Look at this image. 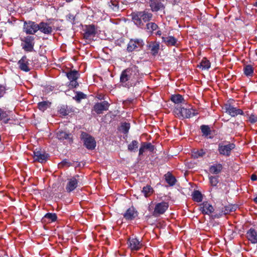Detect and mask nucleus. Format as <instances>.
I'll use <instances>...</instances> for the list:
<instances>
[{
  "label": "nucleus",
  "instance_id": "f257e3e1",
  "mask_svg": "<svg viewBox=\"0 0 257 257\" xmlns=\"http://www.w3.org/2000/svg\"><path fill=\"white\" fill-rule=\"evenodd\" d=\"M139 71L138 67L133 65L123 70L120 76V82L125 87L135 86L139 82Z\"/></svg>",
  "mask_w": 257,
  "mask_h": 257
},
{
  "label": "nucleus",
  "instance_id": "f03ea898",
  "mask_svg": "<svg viewBox=\"0 0 257 257\" xmlns=\"http://www.w3.org/2000/svg\"><path fill=\"white\" fill-rule=\"evenodd\" d=\"M235 147L233 143L229 142H223L218 144V151L220 155L229 157L231 153V151Z\"/></svg>",
  "mask_w": 257,
  "mask_h": 257
},
{
  "label": "nucleus",
  "instance_id": "7ed1b4c3",
  "mask_svg": "<svg viewBox=\"0 0 257 257\" xmlns=\"http://www.w3.org/2000/svg\"><path fill=\"white\" fill-rule=\"evenodd\" d=\"M34 37L32 36H27L21 38L23 49L27 52H32L34 49Z\"/></svg>",
  "mask_w": 257,
  "mask_h": 257
},
{
  "label": "nucleus",
  "instance_id": "20e7f679",
  "mask_svg": "<svg viewBox=\"0 0 257 257\" xmlns=\"http://www.w3.org/2000/svg\"><path fill=\"white\" fill-rule=\"evenodd\" d=\"M39 31L38 24L31 21L24 23L23 31L27 34L34 35Z\"/></svg>",
  "mask_w": 257,
  "mask_h": 257
},
{
  "label": "nucleus",
  "instance_id": "39448f33",
  "mask_svg": "<svg viewBox=\"0 0 257 257\" xmlns=\"http://www.w3.org/2000/svg\"><path fill=\"white\" fill-rule=\"evenodd\" d=\"M81 138L83 140L85 147L89 150H93L96 147V142L92 137L86 133H82Z\"/></svg>",
  "mask_w": 257,
  "mask_h": 257
},
{
  "label": "nucleus",
  "instance_id": "423d86ee",
  "mask_svg": "<svg viewBox=\"0 0 257 257\" xmlns=\"http://www.w3.org/2000/svg\"><path fill=\"white\" fill-rule=\"evenodd\" d=\"M127 244L128 248L131 251H137L140 249L143 246L142 240H140L138 238L132 237L127 239Z\"/></svg>",
  "mask_w": 257,
  "mask_h": 257
},
{
  "label": "nucleus",
  "instance_id": "0eeeda50",
  "mask_svg": "<svg viewBox=\"0 0 257 257\" xmlns=\"http://www.w3.org/2000/svg\"><path fill=\"white\" fill-rule=\"evenodd\" d=\"M223 109L226 113L232 117H235L239 114H243V112L241 109L237 108L229 103L225 104Z\"/></svg>",
  "mask_w": 257,
  "mask_h": 257
},
{
  "label": "nucleus",
  "instance_id": "6e6552de",
  "mask_svg": "<svg viewBox=\"0 0 257 257\" xmlns=\"http://www.w3.org/2000/svg\"><path fill=\"white\" fill-rule=\"evenodd\" d=\"M198 113L197 110L189 106L188 108L182 107L179 110V117L183 118H190Z\"/></svg>",
  "mask_w": 257,
  "mask_h": 257
},
{
  "label": "nucleus",
  "instance_id": "1a4fd4ad",
  "mask_svg": "<svg viewBox=\"0 0 257 257\" xmlns=\"http://www.w3.org/2000/svg\"><path fill=\"white\" fill-rule=\"evenodd\" d=\"M169 207V204L166 202H161L156 204L153 214L155 216H158L164 214Z\"/></svg>",
  "mask_w": 257,
  "mask_h": 257
},
{
  "label": "nucleus",
  "instance_id": "9d476101",
  "mask_svg": "<svg viewBox=\"0 0 257 257\" xmlns=\"http://www.w3.org/2000/svg\"><path fill=\"white\" fill-rule=\"evenodd\" d=\"M79 175H77L67 179L66 190L67 192L74 190L78 186Z\"/></svg>",
  "mask_w": 257,
  "mask_h": 257
},
{
  "label": "nucleus",
  "instance_id": "9b49d317",
  "mask_svg": "<svg viewBox=\"0 0 257 257\" xmlns=\"http://www.w3.org/2000/svg\"><path fill=\"white\" fill-rule=\"evenodd\" d=\"M144 45L143 41L142 39H131L127 44V50L129 52L141 49Z\"/></svg>",
  "mask_w": 257,
  "mask_h": 257
},
{
  "label": "nucleus",
  "instance_id": "f8f14e48",
  "mask_svg": "<svg viewBox=\"0 0 257 257\" xmlns=\"http://www.w3.org/2000/svg\"><path fill=\"white\" fill-rule=\"evenodd\" d=\"M48 157V154L45 152L37 150L34 151V159L35 161H37L40 163L45 162Z\"/></svg>",
  "mask_w": 257,
  "mask_h": 257
},
{
  "label": "nucleus",
  "instance_id": "ddd939ff",
  "mask_svg": "<svg viewBox=\"0 0 257 257\" xmlns=\"http://www.w3.org/2000/svg\"><path fill=\"white\" fill-rule=\"evenodd\" d=\"M20 69L24 71L28 72L30 70V60L27 57L23 56L18 62Z\"/></svg>",
  "mask_w": 257,
  "mask_h": 257
},
{
  "label": "nucleus",
  "instance_id": "4468645a",
  "mask_svg": "<svg viewBox=\"0 0 257 257\" xmlns=\"http://www.w3.org/2000/svg\"><path fill=\"white\" fill-rule=\"evenodd\" d=\"M109 105V103L106 101H103L96 103L94 106V110L97 114H100L102 113L103 111L107 110Z\"/></svg>",
  "mask_w": 257,
  "mask_h": 257
},
{
  "label": "nucleus",
  "instance_id": "2eb2a0df",
  "mask_svg": "<svg viewBox=\"0 0 257 257\" xmlns=\"http://www.w3.org/2000/svg\"><path fill=\"white\" fill-rule=\"evenodd\" d=\"M96 34L95 27L93 25L87 26L84 34V38L90 40Z\"/></svg>",
  "mask_w": 257,
  "mask_h": 257
},
{
  "label": "nucleus",
  "instance_id": "dca6fc26",
  "mask_svg": "<svg viewBox=\"0 0 257 257\" xmlns=\"http://www.w3.org/2000/svg\"><path fill=\"white\" fill-rule=\"evenodd\" d=\"M200 210L203 214L209 215L214 209L213 207L208 202H204L200 205Z\"/></svg>",
  "mask_w": 257,
  "mask_h": 257
},
{
  "label": "nucleus",
  "instance_id": "f3484780",
  "mask_svg": "<svg viewBox=\"0 0 257 257\" xmlns=\"http://www.w3.org/2000/svg\"><path fill=\"white\" fill-rule=\"evenodd\" d=\"M39 30L46 35L51 34L53 31L52 28L47 23L41 22L38 24Z\"/></svg>",
  "mask_w": 257,
  "mask_h": 257
},
{
  "label": "nucleus",
  "instance_id": "a211bd4d",
  "mask_svg": "<svg viewBox=\"0 0 257 257\" xmlns=\"http://www.w3.org/2000/svg\"><path fill=\"white\" fill-rule=\"evenodd\" d=\"M246 237L251 243H257V231L254 228H251L247 231Z\"/></svg>",
  "mask_w": 257,
  "mask_h": 257
},
{
  "label": "nucleus",
  "instance_id": "6ab92c4d",
  "mask_svg": "<svg viewBox=\"0 0 257 257\" xmlns=\"http://www.w3.org/2000/svg\"><path fill=\"white\" fill-rule=\"evenodd\" d=\"M149 4L152 11L153 12H157L164 8L163 4L160 0H150Z\"/></svg>",
  "mask_w": 257,
  "mask_h": 257
},
{
  "label": "nucleus",
  "instance_id": "aec40b11",
  "mask_svg": "<svg viewBox=\"0 0 257 257\" xmlns=\"http://www.w3.org/2000/svg\"><path fill=\"white\" fill-rule=\"evenodd\" d=\"M56 137L60 140H66L69 142H72V136L70 133H67L63 131H59L56 133Z\"/></svg>",
  "mask_w": 257,
  "mask_h": 257
},
{
  "label": "nucleus",
  "instance_id": "412c9836",
  "mask_svg": "<svg viewBox=\"0 0 257 257\" xmlns=\"http://www.w3.org/2000/svg\"><path fill=\"white\" fill-rule=\"evenodd\" d=\"M137 216V212L134 208H128L123 214V217L127 220H132Z\"/></svg>",
  "mask_w": 257,
  "mask_h": 257
},
{
  "label": "nucleus",
  "instance_id": "4be33fe9",
  "mask_svg": "<svg viewBox=\"0 0 257 257\" xmlns=\"http://www.w3.org/2000/svg\"><path fill=\"white\" fill-rule=\"evenodd\" d=\"M162 41L167 46H176L177 40L173 36L162 37Z\"/></svg>",
  "mask_w": 257,
  "mask_h": 257
},
{
  "label": "nucleus",
  "instance_id": "5701e85b",
  "mask_svg": "<svg viewBox=\"0 0 257 257\" xmlns=\"http://www.w3.org/2000/svg\"><path fill=\"white\" fill-rule=\"evenodd\" d=\"M140 15H141L140 12L133 13L132 15V19L136 25L141 27L143 24L142 22V18Z\"/></svg>",
  "mask_w": 257,
  "mask_h": 257
},
{
  "label": "nucleus",
  "instance_id": "b1692460",
  "mask_svg": "<svg viewBox=\"0 0 257 257\" xmlns=\"http://www.w3.org/2000/svg\"><path fill=\"white\" fill-rule=\"evenodd\" d=\"M165 179L167 183L171 186H174L176 182L175 178L169 172L165 175Z\"/></svg>",
  "mask_w": 257,
  "mask_h": 257
},
{
  "label": "nucleus",
  "instance_id": "393cba45",
  "mask_svg": "<svg viewBox=\"0 0 257 257\" xmlns=\"http://www.w3.org/2000/svg\"><path fill=\"white\" fill-rule=\"evenodd\" d=\"M206 154V151L203 149L194 150L192 152V157L194 159L202 158Z\"/></svg>",
  "mask_w": 257,
  "mask_h": 257
},
{
  "label": "nucleus",
  "instance_id": "a878e982",
  "mask_svg": "<svg viewBox=\"0 0 257 257\" xmlns=\"http://www.w3.org/2000/svg\"><path fill=\"white\" fill-rule=\"evenodd\" d=\"M140 12L141 15H140V16L141 17L142 20L144 22H147L152 19L153 17V15L152 13L147 11H143Z\"/></svg>",
  "mask_w": 257,
  "mask_h": 257
},
{
  "label": "nucleus",
  "instance_id": "bb28decb",
  "mask_svg": "<svg viewBox=\"0 0 257 257\" xmlns=\"http://www.w3.org/2000/svg\"><path fill=\"white\" fill-rule=\"evenodd\" d=\"M222 166L220 164L211 166L209 168L210 172L214 174H219L222 170Z\"/></svg>",
  "mask_w": 257,
  "mask_h": 257
},
{
  "label": "nucleus",
  "instance_id": "cd10ccee",
  "mask_svg": "<svg viewBox=\"0 0 257 257\" xmlns=\"http://www.w3.org/2000/svg\"><path fill=\"white\" fill-rule=\"evenodd\" d=\"M142 192L146 197H148L153 193L154 189L151 186L147 185L143 188Z\"/></svg>",
  "mask_w": 257,
  "mask_h": 257
},
{
  "label": "nucleus",
  "instance_id": "c85d7f7f",
  "mask_svg": "<svg viewBox=\"0 0 257 257\" xmlns=\"http://www.w3.org/2000/svg\"><path fill=\"white\" fill-rule=\"evenodd\" d=\"M198 67L202 70L208 69L210 67V63L206 58H203Z\"/></svg>",
  "mask_w": 257,
  "mask_h": 257
},
{
  "label": "nucleus",
  "instance_id": "c756f323",
  "mask_svg": "<svg viewBox=\"0 0 257 257\" xmlns=\"http://www.w3.org/2000/svg\"><path fill=\"white\" fill-rule=\"evenodd\" d=\"M79 74L76 70L70 71L67 73V77L70 81L77 80L78 78Z\"/></svg>",
  "mask_w": 257,
  "mask_h": 257
},
{
  "label": "nucleus",
  "instance_id": "7c9ffc66",
  "mask_svg": "<svg viewBox=\"0 0 257 257\" xmlns=\"http://www.w3.org/2000/svg\"><path fill=\"white\" fill-rule=\"evenodd\" d=\"M57 217L55 213H47L44 216L43 219H48L49 222H54L57 220Z\"/></svg>",
  "mask_w": 257,
  "mask_h": 257
},
{
  "label": "nucleus",
  "instance_id": "2f4dec72",
  "mask_svg": "<svg viewBox=\"0 0 257 257\" xmlns=\"http://www.w3.org/2000/svg\"><path fill=\"white\" fill-rule=\"evenodd\" d=\"M244 73L247 76H252L253 73V68L250 65H247L244 67Z\"/></svg>",
  "mask_w": 257,
  "mask_h": 257
},
{
  "label": "nucleus",
  "instance_id": "473e14b6",
  "mask_svg": "<svg viewBox=\"0 0 257 257\" xmlns=\"http://www.w3.org/2000/svg\"><path fill=\"white\" fill-rule=\"evenodd\" d=\"M192 198L195 201L200 202L202 199V194L199 191H195L192 193Z\"/></svg>",
  "mask_w": 257,
  "mask_h": 257
},
{
  "label": "nucleus",
  "instance_id": "72a5a7b5",
  "mask_svg": "<svg viewBox=\"0 0 257 257\" xmlns=\"http://www.w3.org/2000/svg\"><path fill=\"white\" fill-rule=\"evenodd\" d=\"M171 100L175 103H182L184 100L183 97L180 94L173 95L171 96Z\"/></svg>",
  "mask_w": 257,
  "mask_h": 257
},
{
  "label": "nucleus",
  "instance_id": "f704fd0d",
  "mask_svg": "<svg viewBox=\"0 0 257 257\" xmlns=\"http://www.w3.org/2000/svg\"><path fill=\"white\" fill-rule=\"evenodd\" d=\"M150 49L154 55L157 54L158 52L160 45L157 43H154L150 45Z\"/></svg>",
  "mask_w": 257,
  "mask_h": 257
},
{
  "label": "nucleus",
  "instance_id": "c9c22d12",
  "mask_svg": "<svg viewBox=\"0 0 257 257\" xmlns=\"http://www.w3.org/2000/svg\"><path fill=\"white\" fill-rule=\"evenodd\" d=\"M147 30L149 32L152 33L158 28V25L155 23H149L146 25Z\"/></svg>",
  "mask_w": 257,
  "mask_h": 257
},
{
  "label": "nucleus",
  "instance_id": "e433bc0d",
  "mask_svg": "<svg viewBox=\"0 0 257 257\" xmlns=\"http://www.w3.org/2000/svg\"><path fill=\"white\" fill-rule=\"evenodd\" d=\"M50 103L48 101H42L38 104V108L42 111L45 110L50 105Z\"/></svg>",
  "mask_w": 257,
  "mask_h": 257
},
{
  "label": "nucleus",
  "instance_id": "4c0bfd02",
  "mask_svg": "<svg viewBox=\"0 0 257 257\" xmlns=\"http://www.w3.org/2000/svg\"><path fill=\"white\" fill-rule=\"evenodd\" d=\"M201 130L203 135L206 137L208 136L210 134V129L208 125H201Z\"/></svg>",
  "mask_w": 257,
  "mask_h": 257
},
{
  "label": "nucleus",
  "instance_id": "58836bf2",
  "mask_svg": "<svg viewBox=\"0 0 257 257\" xmlns=\"http://www.w3.org/2000/svg\"><path fill=\"white\" fill-rule=\"evenodd\" d=\"M138 147V142L137 141H133L128 145V150L130 151H133L137 149Z\"/></svg>",
  "mask_w": 257,
  "mask_h": 257
},
{
  "label": "nucleus",
  "instance_id": "ea45409f",
  "mask_svg": "<svg viewBox=\"0 0 257 257\" xmlns=\"http://www.w3.org/2000/svg\"><path fill=\"white\" fill-rule=\"evenodd\" d=\"M210 183L212 186H216L218 182V177L215 176L209 177Z\"/></svg>",
  "mask_w": 257,
  "mask_h": 257
},
{
  "label": "nucleus",
  "instance_id": "a19ab883",
  "mask_svg": "<svg viewBox=\"0 0 257 257\" xmlns=\"http://www.w3.org/2000/svg\"><path fill=\"white\" fill-rule=\"evenodd\" d=\"M130 127V123H124L121 125V130L124 134H126L128 132Z\"/></svg>",
  "mask_w": 257,
  "mask_h": 257
},
{
  "label": "nucleus",
  "instance_id": "79ce46f5",
  "mask_svg": "<svg viewBox=\"0 0 257 257\" xmlns=\"http://www.w3.org/2000/svg\"><path fill=\"white\" fill-rule=\"evenodd\" d=\"M85 95L81 92H77L76 96L74 97V98L77 100L79 101L81 99H83L85 97Z\"/></svg>",
  "mask_w": 257,
  "mask_h": 257
},
{
  "label": "nucleus",
  "instance_id": "37998d69",
  "mask_svg": "<svg viewBox=\"0 0 257 257\" xmlns=\"http://www.w3.org/2000/svg\"><path fill=\"white\" fill-rule=\"evenodd\" d=\"M248 120L250 123H253L257 121V115L251 114L248 117Z\"/></svg>",
  "mask_w": 257,
  "mask_h": 257
},
{
  "label": "nucleus",
  "instance_id": "c03bdc74",
  "mask_svg": "<svg viewBox=\"0 0 257 257\" xmlns=\"http://www.w3.org/2000/svg\"><path fill=\"white\" fill-rule=\"evenodd\" d=\"M8 116V114L4 109L0 108V120H2Z\"/></svg>",
  "mask_w": 257,
  "mask_h": 257
},
{
  "label": "nucleus",
  "instance_id": "a18cd8bd",
  "mask_svg": "<svg viewBox=\"0 0 257 257\" xmlns=\"http://www.w3.org/2000/svg\"><path fill=\"white\" fill-rule=\"evenodd\" d=\"M6 88L5 86L0 84V98L2 97L6 93Z\"/></svg>",
  "mask_w": 257,
  "mask_h": 257
},
{
  "label": "nucleus",
  "instance_id": "49530a36",
  "mask_svg": "<svg viewBox=\"0 0 257 257\" xmlns=\"http://www.w3.org/2000/svg\"><path fill=\"white\" fill-rule=\"evenodd\" d=\"M143 145L145 148V149H149L151 151L154 149V147L151 143L144 144Z\"/></svg>",
  "mask_w": 257,
  "mask_h": 257
},
{
  "label": "nucleus",
  "instance_id": "de8ad7c7",
  "mask_svg": "<svg viewBox=\"0 0 257 257\" xmlns=\"http://www.w3.org/2000/svg\"><path fill=\"white\" fill-rule=\"evenodd\" d=\"M78 85V83L77 81V80H74L71 81H70L69 86L70 87H72L73 88H75Z\"/></svg>",
  "mask_w": 257,
  "mask_h": 257
},
{
  "label": "nucleus",
  "instance_id": "09e8293b",
  "mask_svg": "<svg viewBox=\"0 0 257 257\" xmlns=\"http://www.w3.org/2000/svg\"><path fill=\"white\" fill-rule=\"evenodd\" d=\"M59 112L63 115H66L68 114L67 110L65 108H61L59 110Z\"/></svg>",
  "mask_w": 257,
  "mask_h": 257
},
{
  "label": "nucleus",
  "instance_id": "8fccbe9b",
  "mask_svg": "<svg viewBox=\"0 0 257 257\" xmlns=\"http://www.w3.org/2000/svg\"><path fill=\"white\" fill-rule=\"evenodd\" d=\"M145 148L144 147V145H142L139 149V155H142L145 152Z\"/></svg>",
  "mask_w": 257,
  "mask_h": 257
},
{
  "label": "nucleus",
  "instance_id": "3c124183",
  "mask_svg": "<svg viewBox=\"0 0 257 257\" xmlns=\"http://www.w3.org/2000/svg\"><path fill=\"white\" fill-rule=\"evenodd\" d=\"M257 179V177L254 174H252L251 176V180L252 181H255Z\"/></svg>",
  "mask_w": 257,
  "mask_h": 257
},
{
  "label": "nucleus",
  "instance_id": "603ef678",
  "mask_svg": "<svg viewBox=\"0 0 257 257\" xmlns=\"http://www.w3.org/2000/svg\"><path fill=\"white\" fill-rule=\"evenodd\" d=\"M162 34V33L160 31H158L156 33L157 35L161 36Z\"/></svg>",
  "mask_w": 257,
  "mask_h": 257
},
{
  "label": "nucleus",
  "instance_id": "864d4df0",
  "mask_svg": "<svg viewBox=\"0 0 257 257\" xmlns=\"http://www.w3.org/2000/svg\"><path fill=\"white\" fill-rule=\"evenodd\" d=\"M254 201L255 203H257V196L254 199Z\"/></svg>",
  "mask_w": 257,
  "mask_h": 257
},
{
  "label": "nucleus",
  "instance_id": "5fc2aeb1",
  "mask_svg": "<svg viewBox=\"0 0 257 257\" xmlns=\"http://www.w3.org/2000/svg\"><path fill=\"white\" fill-rule=\"evenodd\" d=\"M114 6H115V7L117 9H118V7L117 6V5L116 4H112Z\"/></svg>",
  "mask_w": 257,
  "mask_h": 257
},
{
  "label": "nucleus",
  "instance_id": "6e6d98bb",
  "mask_svg": "<svg viewBox=\"0 0 257 257\" xmlns=\"http://www.w3.org/2000/svg\"><path fill=\"white\" fill-rule=\"evenodd\" d=\"M254 6L257 7V1L255 2V4H254Z\"/></svg>",
  "mask_w": 257,
  "mask_h": 257
},
{
  "label": "nucleus",
  "instance_id": "4d7b16f0",
  "mask_svg": "<svg viewBox=\"0 0 257 257\" xmlns=\"http://www.w3.org/2000/svg\"><path fill=\"white\" fill-rule=\"evenodd\" d=\"M71 17H72V15H70V17H69V18H70V19H71Z\"/></svg>",
  "mask_w": 257,
  "mask_h": 257
},
{
  "label": "nucleus",
  "instance_id": "13d9d810",
  "mask_svg": "<svg viewBox=\"0 0 257 257\" xmlns=\"http://www.w3.org/2000/svg\"><path fill=\"white\" fill-rule=\"evenodd\" d=\"M71 17H72V15H70V17H69V18H70V19H71Z\"/></svg>",
  "mask_w": 257,
  "mask_h": 257
},
{
  "label": "nucleus",
  "instance_id": "bf43d9fd",
  "mask_svg": "<svg viewBox=\"0 0 257 257\" xmlns=\"http://www.w3.org/2000/svg\"><path fill=\"white\" fill-rule=\"evenodd\" d=\"M71 17H72V15H70V17H69V18H70V19H71Z\"/></svg>",
  "mask_w": 257,
  "mask_h": 257
}]
</instances>
